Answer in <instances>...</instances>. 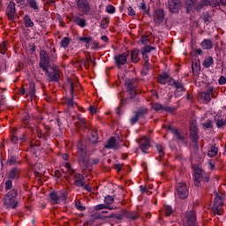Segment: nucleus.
<instances>
[{"mask_svg": "<svg viewBox=\"0 0 226 226\" xmlns=\"http://www.w3.org/2000/svg\"><path fill=\"white\" fill-rule=\"evenodd\" d=\"M19 192L17 189H11L4 197V205L7 209H17L19 206V201H17V195Z\"/></svg>", "mask_w": 226, "mask_h": 226, "instance_id": "nucleus-1", "label": "nucleus"}, {"mask_svg": "<svg viewBox=\"0 0 226 226\" xmlns=\"http://www.w3.org/2000/svg\"><path fill=\"white\" fill-rule=\"evenodd\" d=\"M79 162L82 169H89V157H87V150L86 145L82 142L77 144Z\"/></svg>", "mask_w": 226, "mask_h": 226, "instance_id": "nucleus-2", "label": "nucleus"}, {"mask_svg": "<svg viewBox=\"0 0 226 226\" xmlns=\"http://www.w3.org/2000/svg\"><path fill=\"white\" fill-rule=\"evenodd\" d=\"M193 179L195 186H200V183H209V175L202 169L195 167Z\"/></svg>", "mask_w": 226, "mask_h": 226, "instance_id": "nucleus-3", "label": "nucleus"}, {"mask_svg": "<svg viewBox=\"0 0 226 226\" xmlns=\"http://www.w3.org/2000/svg\"><path fill=\"white\" fill-rule=\"evenodd\" d=\"M45 73L48 77V82H59V80H61V75L63 72L61 70H59L57 65L52 64Z\"/></svg>", "mask_w": 226, "mask_h": 226, "instance_id": "nucleus-4", "label": "nucleus"}, {"mask_svg": "<svg viewBox=\"0 0 226 226\" xmlns=\"http://www.w3.org/2000/svg\"><path fill=\"white\" fill-rule=\"evenodd\" d=\"M148 112L149 109L144 107H141L136 111H134V116H132L129 120L131 124H137L139 119H146V116H147Z\"/></svg>", "mask_w": 226, "mask_h": 226, "instance_id": "nucleus-5", "label": "nucleus"}, {"mask_svg": "<svg viewBox=\"0 0 226 226\" xmlns=\"http://www.w3.org/2000/svg\"><path fill=\"white\" fill-rule=\"evenodd\" d=\"M68 195L63 192H52L49 193V202L54 206L55 204H61V202L66 200Z\"/></svg>", "mask_w": 226, "mask_h": 226, "instance_id": "nucleus-6", "label": "nucleus"}, {"mask_svg": "<svg viewBox=\"0 0 226 226\" xmlns=\"http://www.w3.org/2000/svg\"><path fill=\"white\" fill-rule=\"evenodd\" d=\"M184 222L185 226H199L197 223V214L193 210L185 214Z\"/></svg>", "mask_w": 226, "mask_h": 226, "instance_id": "nucleus-7", "label": "nucleus"}, {"mask_svg": "<svg viewBox=\"0 0 226 226\" xmlns=\"http://www.w3.org/2000/svg\"><path fill=\"white\" fill-rule=\"evenodd\" d=\"M177 189V195L179 197V199H182V200H185L188 197V186L186 184L180 182L176 185Z\"/></svg>", "mask_w": 226, "mask_h": 226, "instance_id": "nucleus-8", "label": "nucleus"}, {"mask_svg": "<svg viewBox=\"0 0 226 226\" xmlns=\"http://www.w3.org/2000/svg\"><path fill=\"white\" fill-rule=\"evenodd\" d=\"M181 0H168V9L170 13L177 14L181 10Z\"/></svg>", "mask_w": 226, "mask_h": 226, "instance_id": "nucleus-9", "label": "nucleus"}, {"mask_svg": "<svg viewBox=\"0 0 226 226\" xmlns=\"http://www.w3.org/2000/svg\"><path fill=\"white\" fill-rule=\"evenodd\" d=\"M165 20V10L163 9H157L154 11V22L157 26H160Z\"/></svg>", "mask_w": 226, "mask_h": 226, "instance_id": "nucleus-10", "label": "nucleus"}, {"mask_svg": "<svg viewBox=\"0 0 226 226\" xmlns=\"http://www.w3.org/2000/svg\"><path fill=\"white\" fill-rule=\"evenodd\" d=\"M76 4L83 15H87V13L91 11V6L89 5V2L87 0H78Z\"/></svg>", "mask_w": 226, "mask_h": 226, "instance_id": "nucleus-11", "label": "nucleus"}, {"mask_svg": "<svg viewBox=\"0 0 226 226\" xmlns=\"http://www.w3.org/2000/svg\"><path fill=\"white\" fill-rule=\"evenodd\" d=\"M67 82L69 84V89H70V93H71L72 96H71V98H67L66 104H67V107H69V109H73V107L75 105H77V102H73V98H74V95H73V92H74L73 81H72V79L68 78Z\"/></svg>", "mask_w": 226, "mask_h": 226, "instance_id": "nucleus-12", "label": "nucleus"}, {"mask_svg": "<svg viewBox=\"0 0 226 226\" xmlns=\"http://www.w3.org/2000/svg\"><path fill=\"white\" fill-rule=\"evenodd\" d=\"M190 139L194 146H199V128H197V125L195 124H192L190 127Z\"/></svg>", "mask_w": 226, "mask_h": 226, "instance_id": "nucleus-13", "label": "nucleus"}, {"mask_svg": "<svg viewBox=\"0 0 226 226\" xmlns=\"http://www.w3.org/2000/svg\"><path fill=\"white\" fill-rule=\"evenodd\" d=\"M17 14V8H15V2L11 1L6 9V15L9 20H15V15Z\"/></svg>", "mask_w": 226, "mask_h": 226, "instance_id": "nucleus-14", "label": "nucleus"}, {"mask_svg": "<svg viewBox=\"0 0 226 226\" xmlns=\"http://www.w3.org/2000/svg\"><path fill=\"white\" fill-rule=\"evenodd\" d=\"M120 216L122 220H124V218H127V220L135 221V220H138L139 218V213L135 211L130 212L128 210L122 209L120 212Z\"/></svg>", "mask_w": 226, "mask_h": 226, "instance_id": "nucleus-15", "label": "nucleus"}, {"mask_svg": "<svg viewBox=\"0 0 226 226\" xmlns=\"http://www.w3.org/2000/svg\"><path fill=\"white\" fill-rule=\"evenodd\" d=\"M152 109L154 110H163L164 112H170V114H174V112H176V108L170 106H163L160 102L153 103Z\"/></svg>", "mask_w": 226, "mask_h": 226, "instance_id": "nucleus-16", "label": "nucleus"}, {"mask_svg": "<svg viewBox=\"0 0 226 226\" xmlns=\"http://www.w3.org/2000/svg\"><path fill=\"white\" fill-rule=\"evenodd\" d=\"M80 17H84V14H77V15L72 16V22H74V24L78 25L79 27H81V29H84V27H86L87 26V23L85 19L80 18Z\"/></svg>", "mask_w": 226, "mask_h": 226, "instance_id": "nucleus-17", "label": "nucleus"}, {"mask_svg": "<svg viewBox=\"0 0 226 226\" xmlns=\"http://www.w3.org/2000/svg\"><path fill=\"white\" fill-rule=\"evenodd\" d=\"M6 177L8 179L14 180L20 177V170L19 168L14 167L9 172H7Z\"/></svg>", "mask_w": 226, "mask_h": 226, "instance_id": "nucleus-18", "label": "nucleus"}, {"mask_svg": "<svg viewBox=\"0 0 226 226\" xmlns=\"http://www.w3.org/2000/svg\"><path fill=\"white\" fill-rule=\"evenodd\" d=\"M50 59L49 57H41L39 62V67L42 69V72H47L50 69Z\"/></svg>", "mask_w": 226, "mask_h": 226, "instance_id": "nucleus-19", "label": "nucleus"}, {"mask_svg": "<svg viewBox=\"0 0 226 226\" xmlns=\"http://www.w3.org/2000/svg\"><path fill=\"white\" fill-rule=\"evenodd\" d=\"M105 149H115L117 150L119 148V144H117V140L116 138L111 137L109 139H108V142L106 145H104Z\"/></svg>", "mask_w": 226, "mask_h": 226, "instance_id": "nucleus-20", "label": "nucleus"}, {"mask_svg": "<svg viewBox=\"0 0 226 226\" xmlns=\"http://www.w3.org/2000/svg\"><path fill=\"white\" fill-rule=\"evenodd\" d=\"M177 91H175L174 94L176 96V98L181 96L180 93H185V91H186V88H185V85L183 84V82L177 80V83H175V87Z\"/></svg>", "mask_w": 226, "mask_h": 226, "instance_id": "nucleus-21", "label": "nucleus"}, {"mask_svg": "<svg viewBox=\"0 0 226 226\" xmlns=\"http://www.w3.org/2000/svg\"><path fill=\"white\" fill-rule=\"evenodd\" d=\"M88 140L92 142V144H98V131L91 130L88 132Z\"/></svg>", "mask_w": 226, "mask_h": 226, "instance_id": "nucleus-22", "label": "nucleus"}, {"mask_svg": "<svg viewBox=\"0 0 226 226\" xmlns=\"http://www.w3.org/2000/svg\"><path fill=\"white\" fill-rule=\"evenodd\" d=\"M169 132H171L173 135H175L177 140H179V142H185V136L181 135V132L176 128H172V126L168 127Z\"/></svg>", "mask_w": 226, "mask_h": 226, "instance_id": "nucleus-23", "label": "nucleus"}, {"mask_svg": "<svg viewBox=\"0 0 226 226\" xmlns=\"http://www.w3.org/2000/svg\"><path fill=\"white\" fill-rule=\"evenodd\" d=\"M200 47L203 50H211L213 49V41L211 39H204L200 42Z\"/></svg>", "mask_w": 226, "mask_h": 226, "instance_id": "nucleus-24", "label": "nucleus"}, {"mask_svg": "<svg viewBox=\"0 0 226 226\" xmlns=\"http://www.w3.org/2000/svg\"><path fill=\"white\" fill-rule=\"evenodd\" d=\"M201 6H211L212 8H217V6H220V3H218V0H201Z\"/></svg>", "mask_w": 226, "mask_h": 226, "instance_id": "nucleus-25", "label": "nucleus"}, {"mask_svg": "<svg viewBox=\"0 0 226 226\" xmlns=\"http://www.w3.org/2000/svg\"><path fill=\"white\" fill-rule=\"evenodd\" d=\"M196 3L197 0H185V8L186 10V13L190 14L191 11H193Z\"/></svg>", "mask_w": 226, "mask_h": 226, "instance_id": "nucleus-26", "label": "nucleus"}, {"mask_svg": "<svg viewBox=\"0 0 226 226\" xmlns=\"http://www.w3.org/2000/svg\"><path fill=\"white\" fill-rule=\"evenodd\" d=\"M84 183V176L80 173L74 174V186L80 188Z\"/></svg>", "mask_w": 226, "mask_h": 226, "instance_id": "nucleus-27", "label": "nucleus"}, {"mask_svg": "<svg viewBox=\"0 0 226 226\" xmlns=\"http://www.w3.org/2000/svg\"><path fill=\"white\" fill-rule=\"evenodd\" d=\"M192 70L193 75H199V72H200V62L197 60V58L192 60Z\"/></svg>", "mask_w": 226, "mask_h": 226, "instance_id": "nucleus-28", "label": "nucleus"}, {"mask_svg": "<svg viewBox=\"0 0 226 226\" xmlns=\"http://www.w3.org/2000/svg\"><path fill=\"white\" fill-rule=\"evenodd\" d=\"M169 79H170V75H169V73L167 72H163L162 74L159 75V77L157 78V82L159 84H162L163 86H165Z\"/></svg>", "mask_w": 226, "mask_h": 226, "instance_id": "nucleus-29", "label": "nucleus"}, {"mask_svg": "<svg viewBox=\"0 0 226 226\" xmlns=\"http://www.w3.org/2000/svg\"><path fill=\"white\" fill-rule=\"evenodd\" d=\"M28 94L30 98H36V85L34 84V82L29 83Z\"/></svg>", "mask_w": 226, "mask_h": 226, "instance_id": "nucleus-30", "label": "nucleus"}, {"mask_svg": "<svg viewBox=\"0 0 226 226\" xmlns=\"http://www.w3.org/2000/svg\"><path fill=\"white\" fill-rule=\"evenodd\" d=\"M25 27H34V22L31 19V16L26 14L23 18Z\"/></svg>", "mask_w": 226, "mask_h": 226, "instance_id": "nucleus-31", "label": "nucleus"}, {"mask_svg": "<svg viewBox=\"0 0 226 226\" xmlns=\"http://www.w3.org/2000/svg\"><path fill=\"white\" fill-rule=\"evenodd\" d=\"M114 60L117 68H121V66H124V64L128 63V59L126 57H115Z\"/></svg>", "mask_w": 226, "mask_h": 226, "instance_id": "nucleus-32", "label": "nucleus"}, {"mask_svg": "<svg viewBox=\"0 0 226 226\" xmlns=\"http://www.w3.org/2000/svg\"><path fill=\"white\" fill-rule=\"evenodd\" d=\"M26 3L31 8V10H34V11H38L40 10V5H38V1L36 0H26Z\"/></svg>", "mask_w": 226, "mask_h": 226, "instance_id": "nucleus-33", "label": "nucleus"}, {"mask_svg": "<svg viewBox=\"0 0 226 226\" xmlns=\"http://www.w3.org/2000/svg\"><path fill=\"white\" fill-rule=\"evenodd\" d=\"M149 147H151V143L149 142V139H144L140 144V149L142 153H147V149H149Z\"/></svg>", "mask_w": 226, "mask_h": 226, "instance_id": "nucleus-34", "label": "nucleus"}, {"mask_svg": "<svg viewBox=\"0 0 226 226\" xmlns=\"http://www.w3.org/2000/svg\"><path fill=\"white\" fill-rule=\"evenodd\" d=\"M144 61L145 64H143V68L141 70V75L146 76L149 72V58L146 57Z\"/></svg>", "mask_w": 226, "mask_h": 226, "instance_id": "nucleus-35", "label": "nucleus"}, {"mask_svg": "<svg viewBox=\"0 0 226 226\" xmlns=\"http://www.w3.org/2000/svg\"><path fill=\"white\" fill-rule=\"evenodd\" d=\"M78 41H81L82 43L86 44L87 49L93 43V37H79Z\"/></svg>", "mask_w": 226, "mask_h": 226, "instance_id": "nucleus-36", "label": "nucleus"}, {"mask_svg": "<svg viewBox=\"0 0 226 226\" xmlns=\"http://www.w3.org/2000/svg\"><path fill=\"white\" fill-rule=\"evenodd\" d=\"M151 50H156V48L148 44L141 49L140 54L144 57V56H146V54H149V52H151Z\"/></svg>", "mask_w": 226, "mask_h": 226, "instance_id": "nucleus-37", "label": "nucleus"}, {"mask_svg": "<svg viewBox=\"0 0 226 226\" xmlns=\"http://www.w3.org/2000/svg\"><path fill=\"white\" fill-rule=\"evenodd\" d=\"M64 167L66 169V171H64V169H62L61 171L63 174H70L71 176L75 174V170L72 169L70 163H65Z\"/></svg>", "mask_w": 226, "mask_h": 226, "instance_id": "nucleus-38", "label": "nucleus"}, {"mask_svg": "<svg viewBox=\"0 0 226 226\" xmlns=\"http://www.w3.org/2000/svg\"><path fill=\"white\" fill-rule=\"evenodd\" d=\"M155 147H156L159 158H163L165 156V148L163 147V146L161 144H157Z\"/></svg>", "mask_w": 226, "mask_h": 226, "instance_id": "nucleus-39", "label": "nucleus"}, {"mask_svg": "<svg viewBox=\"0 0 226 226\" xmlns=\"http://www.w3.org/2000/svg\"><path fill=\"white\" fill-rule=\"evenodd\" d=\"M216 154H218V147H216V146L210 147V150L207 153V156H209L210 158H215Z\"/></svg>", "mask_w": 226, "mask_h": 226, "instance_id": "nucleus-40", "label": "nucleus"}, {"mask_svg": "<svg viewBox=\"0 0 226 226\" xmlns=\"http://www.w3.org/2000/svg\"><path fill=\"white\" fill-rule=\"evenodd\" d=\"M139 10H141L145 15H149V7H147L146 2H141L139 4Z\"/></svg>", "mask_w": 226, "mask_h": 226, "instance_id": "nucleus-41", "label": "nucleus"}, {"mask_svg": "<svg viewBox=\"0 0 226 226\" xmlns=\"http://www.w3.org/2000/svg\"><path fill=\"white\" fill-rule=\"evenodd\" d=\"M102 209H109V211H112L114 209H116L114 207H110V206H106L104 204H99V205H96L94 207V210L95 211H100Z\"/></svg>", "mask_w": 226, "mask_h": 226, "instance_id": "nucleus-42", "label": "nucleus"}, {"mask_svg": "<svg viewBox=\"0 0 226 226\" xmlns=\"http://www.w3.org/2000/svg\"><path fill=\"white\" fill-rule=\"evenodd\" d=\"M203 20H204V23L206 24V26H209V24H211V22H213L211 14H209L208 12H205L203 14Z\"/></svg>", "mask_w": 226, "mask_h": 226, "instance_id": "nucleus-43", "label": "nucleus"}, {"mask_svg": "<svg viewBox=\"0 0 226 226\" xmlns=\"http://www.w3.org/2000/svg\"><path fill=\"white\" fill-rule=\"evenodd\" d=\"M19 154L17 155H11L8 161H7V163L8 165H15V163H19Z\"/></svg>", "mask_w": 226, "mask_h": 226, "instance_id": "nucleus-44", "label": "nucleus"}, {"mask_svg": "<svg viewBox=\"0 0 226 226\" xmlns=\"http://www.w3.org/2000/svg\"><path fill=\"white\" fill-rule=\"evenodd\" d=\"M213 63H215L213 57L205 58L203 61V66L205 68H209L210 66H213Z\"/></svg>", "mask_w": 226, "mask_h": 226, "instance_id": "nucleus-45", "label": "nucleus"}, {"mask_svg": "<svg viewBox=\"0 0 226 226\" xmlns=\"http://www.w3.org/2000/svg\"><path fill=\"white\" fill-rule=\"evenodd\" d=\"M70 41H72L70 40L69 37H64L60 41V45L61 47H63V49H66V47L70 45Z\"/></svg>", "mask_w": 226, "mask_h": 226, "instance_id": "nucleus-46", "label": "nucleus"}, {"mask_svg": "<svg viewBox=\"0 0 226 226\" xmlns=\"http://www.w3.org/2000/svg\"><path fill=\"white\" fill-rule=\"evenodd\" d=\"M213 206H217V207L223 206V201H222V197L220 195L216 194Z\"/></svg>", "mask_w": 226, "mask_h": 226, "instance_id": "nucleus-47", "label": "nucleus"}, {"mask_svg": "<svg viewBox=\"0 0 226 226\" xmlns=\"http://www.w3.org/2000/svg\"><path fill=\"white\" fill-rule=\"evenodd\" d=\"M106 13H109V15H114L116 13V8L112 4H108L105 9Z\"/></svg>", "mask_w": 226, "mask_h": 226, "instance_id": "nucleus-48", "label": "nucleus"}, {"mask_svg": "<svg viewBox=\"0 0 226 226\" xmlns=\"http://www.w3.org/2000/svg\"><path fill=\"white\" fill-rule=\"evenodd\" d=\"M104 203H105V206H110V204H114V198L110 195H107L104 198Z\"/></svg>", "mask_w": 226, "mask_h": 226, "instance_id": "nucleus-49", "label": "nucleus"}, {"mask_svg": "<svg viewBox=\"0 0 226 226\" xmlns=\"http://www.w3.org/2000/svg\"><path fill=\"white\" fill-rule=\"evenodd\" d=\"M31 118V117L26 113L25 116L23 117V119H22V123L23 124H25V128H27L29 126V119Z\"/></svg>", "mask_w": 226, "mask_h": 226, "instance_id": "nucleus-50", "label": "nucleus"}, {"mask_svg": "<svg viewBox=\"0 0 226 226\" xmlns=\"http://www.w3.org/2000/svg\"><path fill=\"white\" fill-rule=\"evenodd\" d=\"M201 97L203 98V100H205L206 103H209L211 102L212 96L208 93L202 92Z\"/></svg>", "mask_w": 226, "mask_h": 226, "instance_id": "nucleus-51", "label": "nucleus"}, {"mask_svg": "<svg viewBox=\"0 0 226 226\" xmlns=\"http://www.w3.org/2000/svg\"><path fill=\"white\" fill-rule=\"evenodd\" d=\"M125 86L127 87V90L135 89V86L133 85V79H125Z\"/></svg>", "mask_w": 226, "mask_h": 226, "instance_id": "nucleus-52", "label": "nucleus"}, {"mask_svg": "<svg viewBox=\"0 0 226 226\" xmlns=\"http://www.w3.org/2000/svg\"><path fill=\"white\" fill-rule=\"evenodd\" d=\"M140 41L143 45H149L150 41H149V35H142L140 38Z\"/></svg>", "mask_w": 226, "mask_h": 226, "instance_id": "nucleus-53", "label": "nucleus"}, {"mask_svg": "<svg viewBox=\"0 0 226 226\" xmlns=\"http://www.w3.org/2000/svg\"><path fill=\"white\" fill-rule=\"evenodd\" d=\"M212 209L215 215H223V209L220 208V207L218 206H213Z\"/></svg>", "mask_w": 226, "mask_h": 226, "instance_id": "nucleus-54", "label": "nucleus"}, {"mask_svg": "<svg viewBox=\"0 0 226 226\" xmlns=\"http://www.w3.org/2000/svg\"><path fill=\"white\" fill-rule=\"evenodd\" d=\"M75 207L78 211H86V207L82 206V202H80V200H77L75 202Z\"/></svg>", "mask_w": 226, "mask_h": 226, "instance_id": "nucleus-55", "label": "nucleus"}, {"mask_svg": "<svg viewBox=\"0 0 226 226\" xmlns=\"http://www.w3.org/2000/svg\"><path fill=\"white\" fill-rule=\"evenodd\" d=\"M101 27L102 29H107L109 27V19L107 18H103L101 21Z\"/></svg>", "mask_w": 226, "mask_h": 226, "instance_id": "nucleus-56", "label": "nucleus"}, {"mask_svg": "<svg viewBox=\"0 0 226 226\" xmlns=\"http://www.w3.org/2000/svg\"><path fill=\"white\" fill-rule=\"evenodd\" d=\"M204 130H209V128H213V121L207 120L206 123L202 124Z\"/></svg>", "mask_w": 226, "mask_h": 226, "instance_id": "nucleus-57", "label": "nucleus"}, {"mask_svg": "<svg viewBox=\"0 0 226 226\" xmlns=\"http://www.w3.org/2000/svg\"><path fill=\"white\" fill-rule=\"evenodd\" d=\"M225 124H226L225 119H217L216 120L217 128H222V127L225 126Z\"/></svg>", "mask_w": 226, "mask_h": 226, "instance_id": "nucleus-58", "label": "nucleus"}, {"mask_svg": "<svg viewBox=\"0 0 226 226\" xmlns=\"http://www.w3.org/2000/svg\"><path fill=\"white\" fill-rule=\"evenodd\" d=\"M127 13L129 15V17H135V15H137V13L135 12V10H133V7L129 6L127 8Z\"/></svg>", "mask_w": 226, "mask_h": 226, "instance_id": "nucleus-59", "label": "nucleus"}, {"mask_svg": "<svg viewBox=\"0 0 226 226\" xmlns=\"http://www.w3.org/2000/svg\"><path fill=\"white\" fill-rule=\"evenodd\" d=\"M172 213H174V210L172 209V207L166 206V207H165V215H166V216H170V215H172Z\"/></svg>", "mask_w": 226, "mask_h": 226, "instance_id": "nucleus-60", "label": "nucleus"}, {"mask_svg": "<svg viewBox=\"0 0 226 226\" xmlns=\"http://www.w3.org/2000/svg\"><path fill=\"white\" fill-rule=\"evenodd\" d=\"M107 218H116V220H123V217H121V212L119 214H111L108 215Z\"/></svg>", "mask_w": 226, "mask_h": 226, "instance_id": "nucleus-61", "label": "nucleus"}, {"mask_svg": "<svg viewBox=\"0 0 226 226\" xmlns=\"http://www.w3.org/2000/svg\"><path fill=\"white\" fill-rule=\"evenodd\" d=\"M0 53L1 54H4V52H6V50H8V47L6 46V42L3 41L1 44H0Z\"/></svg>", "mask_w": 226, "mask_h": 226, "instance_id": "nucleus-62", "label": "nucleus"}, {"mask_svg": "<svg viewBox=\"0 0 226 226\" xmlns=\"http://www.w3.org/2000/svg\"><path fill=\"white\" fill-rule=\"evenodd\" d=\"M12 186H13V182L11 179L9 178V180L5 182V190H11Z\"/></svg>", "mask_w": 226, "mask_h": 226, "instance_id": "nucleus-63", "label": "nucleus"}, {"mask_svg": "<svg viewBox=\"0 0 226 226\" xmlns=\"http://www.w3.org/2000/svg\"><path fill=\"white\" fill-rule=\"evenodd\" d=\"M91 220H102V215L99 213L92 214L90 215Z\"/></svg>", "mask_w": 226, "mask_h": 226, "instance_id": "nucleus-64", "label": "nucleus"}]
</instances>
